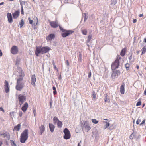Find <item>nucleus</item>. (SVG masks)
Listing matches in <instances>:
<instances>
[{"instance_id": "58", "label": "nucleus", "mask_w": 146, "mask_h": 146, "mask_svg": "<svg viewBox=\"0 0 146 146\" xmlns=\"http://www.w3.org/2000/svg\"><path fill=\"white\" fill-rule=\"evenodd\" d=\"M139 17H141L143 16V14H140L139 15Z\"/></svg>"}, {"instance_id": "18", "label": "nucleus", "mask_w": 146, "mask_h": 146, "mask_svg": "<svg viewBox=\"0 0 146 146\" xmlns=\"http://www.w3.org/2000/svg\"><path fill=\"white\" fill-rule=\"evenodd\" d=\"M19 10H17L13 14V16L14 19H16L19 16Z\"/></svg>"}, {"instance_id": "17", "label": "nucleus", "mask_w": 146, "mask_h": 146, "mask_svg": "<svg viewBox=\"0 0 146 146\" xmlns=\"http://www.w3.org/2000/svg\"><path fill=\"white\" fill-rule=\"evenodd\" d=\"M28 104L27 102H25L21 108L22 110L24 112H25L28 107Z\"/></svg>"}, {"instance_id": "50", "label": "nucleus", "mask_w": 146, "mask_h": 146, "mask_svg": "<svg viewBox=\"0 0 146 146\" xmlns=\"http://www.w3.org/2000/svg\"><path fill=\"white\" fill-rule=\"evenodd\" d=\"M0 111H4V110L1 107H0Z\"/></svg>"}, {"instance_id": "61", "label": "nucleus", "mask_w": 146, "mask_h": 146, "mask_svg": "<svg viewBox=\"0 0 146 146\" xmlns=\"http://www.w3.org/2000/svg\"><path fill=\"white\" fill-rule=\"evenodd\" d=\"M4 4V2H2L0 3V5H3Z\"/></svg>"}, {"instance_id": "21", "label": "nucleus", "mask_w": 146, "mask_h": 146, "mask_svg": "<svg viewBox=\"0 0 146 146\" xmlns=\"http://www.w3.org/2000/svg\"><path fill=\"white\" fill-rule=\"evenodd\" d=\"M49 125L50 131L52 133L53 132L55 128L53 124L50 123H49Z\"/></svg>"}, {"instance_id": "4", "label": "nucleus", "mask_w": 146, "mask_h": 146, "mask_svg": "<svg viewBox=\"0 0 146 146\" xmlns=\"http://www.w3.org/2000/svg\"><path fill=\"white\" fill-rule=\"evenodd\" d=\"M60 30L63 32L61 33V36L62 37L65 38L70 34L73 33L74 31L71 30H67L64 29L60 25L59 26Z\"/></svg>"}, {"instance_id": "36", "label": "nucleus", "mask_w": 146, "mask_h": 146, "mask_svg": "<svg viewBox=\"0 0 146 146\" xmlns=\"http://www.w3.org/2000/svg\"><path fill=\"white\" fill-rule=\"evenodd\" d=\"M19 2L21 7H23V4L25 5V3H26V1H22L21 0H20Z\"/></svg>"}, {"instance_id": "35", "label": "nucleus", "mask_w": 146, "mask_h": 146, "mask_svg": "<svg viewBox=\"0 0 146 146\" xmlns=\"http://www.w3.org/2000/svg\"><path fill=\"white\" fill-rule=\"evenodd\" d=\"M135 135L133 133L130 135L129 137V138L130 139H132L134 138L135 137Z\"/></svg>"}, {"instance_id": "3", "label": "nucleus", "mask_w": 146, "mask_h": 146, "mask_svg": "<svg viewBox=\"0 0 146 146\" xmlns=\"http://www.w3.org/2000/svg\"><path fill=\"white\" fill-rule=\"evenodd\" d=\"M17 84L15 88L17 90L20 91L24 87V84L22 78H19L17 80Z\"/></svg>"}, {"instance_id": "6", "label": "nucleus", "mask_w": 146, "mask_h": 146, "mask_svg": "<svg viewBox=\"0 0 146 146\" xmlns=\"http://www.w3.org/2000/svg\"><path fill=\"white\" fill-rule=\"evenodd\" d=\"M63 132L64 133L63 137L65 139L67 140L70 138L71 135L69 131L67 128H65L63 131Z\"/></svg>"}, {"instance_id": "47", "label": "nucleus", "mask_w": 146, "mask_h": 146, "mask_svg": "<svg viewBox=\"0 0 146 146\" xmlns=\"http://www.w3.org/2000/svg\"><path fill=\"white\" fill-rule=\"evenodd\" d=\"M15 113V112L13 111L12 112H10V115L11 116H12Z\"/></svg>"}, {"instance_id": "7", "label": "nucleus", "mask_w": 146, "mask_h": 146, "mask_svg": "<svg viewBox=\"0 0 146 146\" xmlns=\"http://www.w3.org/2000/svg\"><path fill=\"white\" fill-rule=\"evenodd\" d=\"M19 99V103L20 106H21L24 102L26 100V96L20 94L18 96Z\"/></svg>"}, {"instance_id": "20", "label": "nucleus", "mask_w": 146, "mask_h": 146, "mask_svg": "<svg viewBox=\"0 0 146 146\" xmlns=\"http://www.w3.org/2000/svg\"><path fill=\"white\" fill-rule=\"evenodd\" d=\"M39 128L40 132V135H41L44 131L45 130V128L43 125H42L41 126H40L39 127Z\"/></svg>"}, {"instance_id": "54", "label": "nucleus", "mask_w": 146, "mask_h": 146, "mask_svg": "<svg viewBox=\"0 0 146 146\" xmlns=\"http://www.w3.org/2000/svg\"><path fill=\"white\" fill-rule=\"evenodd\" d=\"M88 76L89 78H90L91 76V72H90L89 74H88Z\"/></svg>"}, {"instance_id": "34", "label": "nucleus", "mask_w": 146, "mask_h": 146, "mask_svg": "<svg viewBox=\"0 0 146 146\" xmlns=\"http://www.w3.org/2000/svg\"><path fill=\"white\" fill-rule=\"evenodd\" d=\"M117 0H111V4L112 5H115L117 3Z\"/></svg>"}, {"instance_id": "49", "label": "nucleus", "mask_w": 146, "mask_h": 146, "mask_svg": "<svg viewBox=\"0 0 146 146\" xmlns=\"http://www.w3.org/2000/svg\"><path fill=\"white\" fill-rule=\"evenodd\" d=\"M19 115L20 117H21L22 115V111H20L19 112Z\"/></svg>"}, {"instance_id": "26", "label": "nucleus", "mask_w": 146, "mask_h": 146, "mask_svg": "<svg viewBox=\"0 0 146 146\" xmlns=\"http://www.w3.org/2000/svg\"><path fill=\"white\" fill-rule=\"evenodd\" d=\"M81 32L83 35H86L87 33V31L86 29H82Z\"/></svg>"}, {"instance_id": "2", "label": "nucleus", "mask_w": 146, "mask_h": 146, "mask_svg": "<svg viewBox=\"0 0 146 146\" xmlns=\"http://www.w3.org/2000/svg\"><path fill=\"white\" fill-rule=\"evenodd\" d=\"M28 130L27 129L25 130L21 134L20 142L22 143H25L28 139Z\"/></svg>"}, {"instance_id": "56", "label": "nucleus", "mask_w": 146, "mask_h": 146, "mask_svg": "<svg viewBox=\"0 0 146 146\" xmlns=\"http://www.w3.org/2000/svg\"><path fill=\"white\" fill-rule=\"evenodd\" d=\"M67 65L68 66L69 65V63L68 60H67L66 61Z\"/></svg>"}, {"instance_id": "60", "label": "nucleus", "mask_w": 146, "mask_h": 146, "mask_svg": "<svg viewBox=\"0 0 146 146\" xmlns=\"http://www.w3.org/2000/svg\"><path fill=\"white\" fill-rule=\"evenodd\" d=\"M50 108H51L52 105V102H50Z\"/></svg>"}, {"instance_id": "48", "label": "nucleus", "mask_w": 146, "mask_h": 146, "mask_svg": "<svg viewBox=\"0 0 146 146\" xmlns=\"http://www.w3.org/2000/svg\"><path fill=\"white\" fill-rule=\"evenodd\" d=\"M132 58V54H131L130 55V56L129 57V60H131Z\"/></svg>"}, {"instance_id": "10", "label": "nucleus", "mask_w": 146, "mask_h": 146, "mask_svg": "<svg viewBox=\"0 0 146 146\" xmlns=\"http://www.w3.org/2000/svg\"><path fill=\"white\" fill-rule=\"evenodd\" d=\"M18 70L19 72L17 74V77H19V78H23L24 76V74L23 70L20 68H18Z\"/></svg>"}, {"instance_id": "42", "label": "nucleus", "mask_w": 146, "mask_h": 146, "mask_svg": "<svg viewBox=\"0 0 146 146\" xmlns=\"http://www.w3.org/2000/svg\"><path fill=\"white\" fill-rule=\"evenodd\" d=\"M106 124L105 125V128H107L108 127L110 126V123L108 122H106Z\"/></svg>"}, {"instance_id": "24", "label": "nucleus", "mask_w": 146, "mask_h": 146, "mask_svg": "<svg viewBox=\"0 0 146 146\" xmlns=\"http://www.w3.org/2000/svg\"><path fill=\"white\" fill-rule=\"evenodd\" d=\"M54 123L55 124H56L57 122L59 121L58 119L56 117H54L53 119Z\"/></svg>"}, {"instance_id": "12", "label": "nucleus", "mask_w": 146, "mask_h": 146, "mask_svg": "<svg viewBox=\"0 0 146 146\" xmlns=\"http://www.w3.org/2000/svg\"><path fill=\"white\" fill-rule=\"evenodd\" d=\"M4 86L5 92L7 93L9 91V85L8 82L6 80L4 82Z\"/></svg>"}, {"instance_id": "45", "label": "nucleus", "mask_w": 146, "mask_h": 146, "mask_svg": "<svg viewBox=\"0 0 146 146\" xmlns=\"http://www.w3.org/2000/svg\"><path fill=\"white\" fill-rule=\"evenodd\" d=\"M145 119L143 120L142 122L139 125H141L143 124L145 122Z\"/></svg>"}, {"instance_id": "43", "label": "nucleus", "mask_w": 146, "mask_h": 146, "mask_svg": "<svg viewBox=\"0 0 146 146\" xmlns=\"http://www.w3.org/2000/svg\"><path fill=\"white\" fill-rule=\"evenodd\" d=\"M141 119L138 118L137 120L136 121L137 124H138L141 121Z\"/></svg>"}, {"instance_id": "44", "label": "nucleus", "mask_w": 146, "mask_h": 146, "mask_svg": "<svg viewBox=\"0 0 146 146\" xmlns=\"http://www.w3.org/2000/svg\"><path fill=\"white\" fill-rule=\"evenodd\" d=\"M21 14L23 15L24 14L23 7H21Z\"/></svg>"}, {"instance_id": "33", "label": "nucleus", "mask_w": 146, "mask_h": 146, "mask_svg": "<svg viewBox=\"0 0 146 146\" xmlns=\"http://www.w3.org/2000/svg\"><path fill=\"white\" fill-rule=\"evenodd\" d=\"M24 25V21L23 19H21L19 23L20 27L21 28Z\"/></svg>"}, {"instance_id": "57", "label": "nucleus", "mask_w": 146, "mask_h": 146, "mask_svg": "<svg viewBox=\"0 0 146 146\" xmlns=\"http://www.w3.org/2000/svg\"><path fill=\"white\" fill-rule=\"evenodd\" d=\"M2 55V53L1 50H0V57Z\"/></svg>"}, {"instance_id": "1", "label": "nucleus", "mask_w": 146, "mask_h": 146, "mask_svg": "<svg viewBox=\"0 0 146 146\" xmlns=\"http://www.w3.org/2000/svg\"><path fill=\"white\" fill-rule=\"evenodd\" d=\"M50 48L48 47L37 46L36 47V50L35 52V54L37 56H39V54L41 53L43 54L47 53L49 52Z\"/></svg>"}, {"instance_id": "51", "label": "nucleus", "mask_w": 146, "mask_h": 146, "mask_svg": "<svg viewBox=\"0 0 146 146\" xmlns=\"http://www.w3.org/2000/svg\"><path fill=\"white\" fill-rule=\"evenodd\" d=\"M33 113L34 114V115L35 116V115L36 113V111L35 110H33Z\"/></svg>"}, {"instance_id": "40", "label": "nucleus", "mask_w": 146, "mask_h": 146, "mask_svg": "<svg viewBox=\"0 0 146 146\" xmlns=\"http://www.w3.org/2000/svg\"><path fill=\"white\" fill-rule=\"evenodd\" d=\"M83 17L84 18V21L85 22L86 20L87 19V17H86V14L85 13H84L83 14Z\"/></svg>"}, {"instance_id": "27", "label": "nucleus", "mask_w": 146, "mask_h": 146, "mask_svg": "<svg viewBox=\"0 0 146 146\" xmlns=\"http://www.w3.org/2000/svg\"><path fill=\"white\" fill-rule=\"evenodd\" d=\"M142 51L141 55L145 54L146 52V46H144L141 49Z\"/></svg>"}, {"instance_id": "14", "label": "nucleus", "mask_w": 146, "mask_h": 146, "mask_svg": "<svg viewBox=\"0 0 146 146\" xmlns=\"http://www.w3.org/2000/svg\"><path fill=\"white\" fill-rule=\"evenodd\" d=\"M7 15L8 18V22L10 23H12L13 20L11 13H7Z\"/></svg>"}, {"instance_id": "16", "label": "nucleus", "mask_w": 146, "mask_h": 146, "mask_svg": "<svg viewBox=\"0 0 146 146\" xmlns=\"http://www.w3.org/2000/svg\"><path fill=\"white\" fill-rule=\"evenodd\" d=\"M125 86V84L123 83L122 84L121 86L120 87V92L121 94H124L125 92V88L124 86Z\"/></svg>"}, {"instance_id": "19", "label": "nucleus", "mask_w": 146, "mask_h": 146, "mask_svg": "<svg viewBox=\"0 0 146 146\" xmlns=\"http://www.w3.org/2000/svg\"><path fill=\"white\" fill-rule=\"evenodd\" d=\"M84 125L85 128V130L87 132L88 131L91 129V127L89 125L86 123V121L84 123Z\"/></svg>"}, {"instance_id": "63", "label": "nucleus", "mask_w": 146, "mask_h": 146, "mask_svg": "<svg viewBox=\"0 0 146 146\" xmlns=\"http://www.w3.org/2000/svg\"><path fill=\"white\" fill-rule=\"evenodd\" d=\"M136 67L137 68V69H139V66L138 65H137L136 66Z\"/></svg>"}, {"instance_id": "37", "label": "nucleus", "mask_w": 146, "mask_h": 146, "mask_svg": "<svg viewBox=\"0 0 146 146\" xmlns=\"http://www.w3.org/2000/svg\"><path fill=\"white\" fill-rule=\"evenodd\" d=\"M10 141L12 146H17L16 144L13 140H11Z\"/></svg>"}, {"instance_id": "55", "label": "nucleus", "mask_w": 146, "mask_h": 146, "mask_svg": "<svg viewBox=\"0 0 146 146\" xmlns=\"http://www.w3.org/2000/svg\"><path fill=\"white\" fill-rule=\"evenodd\" d=\"M137 22V20L136 19H133V22L134 23H135Z\"/></svg>"}, {"instance_id": "29", "label": "nucleus", "mask_w": 146, "mask_h": 146, "mask_svg": "<svg viewBox=\"0 0 146 146\" xmlns=\"http://www.w3.org/2000/svg\"><path fill=\"white\" fill-rule=\"evenodd\" d=\"M92 96L93 98L94 99H95L96 98V93L94 90H92Z\"/></svg>"}, {"instance_id": "25", "label": "nucleus", "mask_w": 146, "mask_h": 146, "mask_svg": "<svg viewBox=\"0 0 146 146\" xmlns=\"http://www.w3.org/2000/svg\"><path fill=\"white\" fill-rule=\"evenodd\" d=\"M38 20L37 17H35V21L33 25H34V26L38 24Z\"/></svg>"}, {"instance_id": "32", "label": "nucleus", "mask_w": 146, "mask_h": 146, "mask_svg": "<svg viewBox=\"0 0 146 146\" xmlns=\"http://www.w3.org/2000/svg\"><path fill=\"white\" fill-rule=\"evenodd\" d=\"M3 135L4 137H7V139H10V136L9 133H4L3 134Z\"/></svg>"}, {"instance_id": "22", "label": "nucleus", "mask_w": 146, "mask_h": 146, "mask_svg": "<svg viewBox=\"0 0 146 146\" xmlns=\"http://www.w3.org/2000/svg\"><path fill=\"white\" fill-rule=\"evenodd\" d=\"M21 125L20 124H19L14 127V129L17 131H19L20 129Z\"/></svg>"}, {"instance_id": "62", "label": "nucleus", "mask_w": 146, "mask_h": 146, "mask_svg": "<svg viewBox=\"0 0 146 146\" xmlns=\"http://www.w3.org/2000/svg\"><path fill=\"white\" fill-rule=\"evenodd\" d=\"M58 78L59 80H60V79H61V76L60 75V76L58 77Z\"/></svg>"}, {"instance_id": "38", "label": "nucleus", "mask_w": 146, "mask_h": 146, "mask_svg": "<svg viewBox=\"0 0 146 146\" xmlns=\"http://www.w3.org/2000/svg\"><path fill=\"white\" fill-rule=\"evenodd\" d=\"M92 122L95 124H97L98 122V121L96 119H92Z\"/></svg>"}, {"instance_id": "39", "label": "nucleus", "mask_w": 146, "mask_h": 146, "mask_svg": "<svg viewBox=\"0 0 146 146\" xmlns=\"http://www.w3.org/2000/svg\"><path fill=\"white\" fill-rule=\"evenodd\" d=\"M130 66L129 64L128 63H127L125 65V67L127 70H128Z\"/></svg>"}, {"instance_id": "59", "label": "nucleus", "mask_w": 146, "mask_h": 146, "mask_svg": "<svg viewBox=\"0 0 146 146\" xmlns=\"http://www.w3.org/2000/svg\"><path fill=\"white\" fill-rule=\"evenodd\" d=\"M52 89L53 90H56V87H55V86H53V87H52Z\"/></svg>"}, {"instance_id": "46", "label": "nucleus", "mask_w": 146, "mask_h": 146, "mask_svg": "<svg viewBox=\"0 0 146 146\" xmlns=\"http://www.w3.org/2000/svg\"><path fill=\"white\" fill-rule=\"evenodd\" d=\"M57 91H56V90H54L53 92V94H54V95H55L56 94H57Z\"/></svg>"}, {"instance_id": "28", "label": "nucleus", "mask_w": 146, "mask_h": 146, "mask_svg": "<svg viewBox=\"0 0 146 146\" xmlns=\"http://www.w3.org/2000/svg\"><path fill=\"white\" fill-rule=\"evenodd\" d=\"M108 95L107 94H106L105 96V98L104 99V101L105 102H110V99L109 98H107Z\"/></svg>"}, {"instance_id": "23", "label": "nucleus", "mask_w": 146, "mask_h": 146, "mask_svg": "<svg viewBox=\"0 0 146 146\" xmlns=\"http://www.w3.org/2000/svg\"><path fill=\"white\" fill-rule=\"evenodd\" d=\"M126 49L125 48L123 49L121 52L120 55L122 56H123L125 54Z\"/></svg>"}, {"instance_id": "13", "label": "nucleus", "mask_w": 146, "mask_h": 146, "mask_svg": "<svg viewBox=\"0 0 146 146\" xmlns=\"http://www.w3.org/2000/svg\"><path fill=\"white\" fill-rule=\"evenodd\" d=\"M50 24L51 26L53 28H56L58 26V22L56 21H50Z\"/></svg>"}, {"instance_id": "15", "label": "nucleus", "mask_w": 146, "mask_h": 146, "mask_svg": "<svg viewBox=\"0 0 146 146\" xmlns=\"http://www.w3.org/2000/svg\"><path fill=\"white\" fill-rule=\"evenodd\" d=\"M55 37L54 34H50L46 37V39L48 41H51Z\"/></svg>"}, {"instance_id": "53", "label": "nucleus", "mask_w": 146, "mask_h": 146, "mask_svg": "<svg viewBox=\"0 0 146 146\" xmlns=\"http://www.w3.org/2000/svg\"><path fill=\"white\" fill-rule=\"evenodd\" d=\"M3 131H1L0 132V135H3V134L4 133Z\"/></svg>"}, {"instance_id": "52", "label": "nucleus", "mask_w": 146, "mask_h": 146, "mask_svg": "<svg viewBox=\"0 0 146 146\" xmlns=\"http://www.w3.org/2000/svg\"><path fill=\"white\" fill-rule=\"evenodd\" d=\"M29 23L31 24H32L33 23V20H31L29 21Z\"/></svg>"}, {"instance_id": "41", "label": "nucleus", "mask_w": 146, "mask_h": 146, "mask_svg": "<svg viewBox=\"0 0 146 146\" xmlns=\"http://www.w3.org/2000/svg\"><path fill=\"white\" fill-rule=\"evenodd\" d=\"M141 101H139L137 103V104H136V106H140L141 105Z\"/></svg>"}, {"instance_id": "9", "label": "nucleus", "mask_w": 146, "mask_h": 146, "mask_svg": "<svg viewBox=\"0 0 146 146\" xmlns=\"http://www.w3.org/2000/svg\"><path fill=\"white\" fill-rule=\"evenodd\" d=\"M10 51L12 54H16L19 52L18 48L16 46H13L11 48Z\"/></svg>"}, {"instance_id": "8", "label": "nucleus", "mask_w": 146, "mask_h": 146, "mask_svg": "<svg viewBox=\"0 0 146 146\" xmlns=\"http://www.w3.org/2000/svg\"><path fill=\"white\" fill-rule=\"evenodd\" d=\"M120 72L119 70H113V73L111 74V78L112 79H113L117 78L120 74Z\"/></svg>"}, {"instance_id": "30", "label": "nucleus", "mask_w": 146, "mask_h": 146, "mask_svg": "<svg viewBox=\"0 0 146 146\" xmlns=\"http://www.w3.org/2000/svg\"><path fill=\"white\" fill-rule=\"evenodd\" d=\"M57 125L58 127H62V124L61 121L59 120V121L57 123Z\"/></svg>"}, {"instance_id": "64", "label": "nucleus", "mask_w": 146, "mask_h": 146, "mask_svg": "<svg viewBox=\"0 0 146 146\" xmlns=\"http://www.w3.org/2000/svg\"><path fill=\"white\" fill-rule=\"evenodd\" d=\"M144 42L146 43V38L144 39Z\"/></svg>"}, {"instance_id": "11", "label": "nucleus", "mask_w": 146, "mask_h": 146, "mask_svg": "<svg viewBox=\"0 0 146 146\" xmlns=\"http://www.w3.org/2000/svg\"><path fill=\"white\" fill-rule=\"evenodd\" d=\"M36 81V79L35 76V74L33 75L31 77V84L34 86H35V82Z\"/></svg>"}, {"instance_id": "5", "label": "nucleus", "mask_w": 146, "mask_h": 146, "mask_svg": "<svg viewBox=\"0 0 146 146\" xmlns=\"http://www.w3.org/2000/svg\"><path fill=\"white\" fill-rule=\"evenodd\" d=\"M121 58L120 57L117 58L115 61L112 63L111 65V69L112 70H115V69L118 68L119 64V60Z\"/></svg>"}, {"instance_id": "31", "label": "nucleus", "mask_w": 146, "mask_h": 146, "mask_svg": "<svg viewBox=\"0 0 146 146\" xmlns=\"http://www.w3.org/2000/svg\"><path fill=\"white\" fill-rule=\"evenodd\" d=\"M92 35H89L88 36V40H87V42H90L92 39Z\"/></svg>"}]
</instances>
